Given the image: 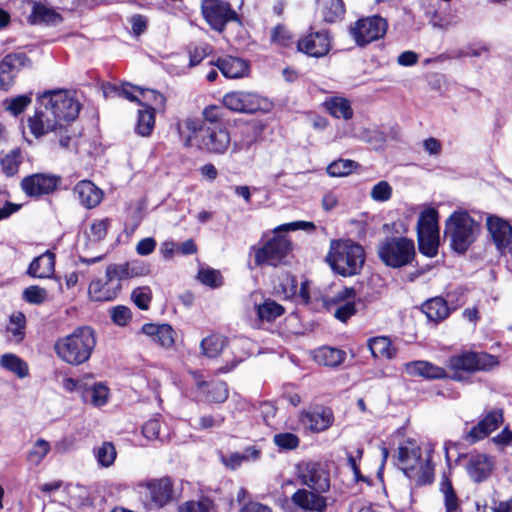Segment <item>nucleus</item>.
Instances as JSON below:
<instances>
[{"label": "nucleus", "instance_id": "57", "mask_svg": "<svg viewBox=\"0 0 512 512\" xmlns=\"http://www.w3.org/2000/svg\"><path fill=\"white\" fill-rule=\"evenodd\" d=\"M355 167V163L351 160L339 159L332 162L327 167V173L333 177H344L350 174Z\"/></svg>", "mask_w": 512, "mask_h": 512}, {"label": "nucleus", "instance_id": "59", "mask_svg": "<svg viewBox=\"0 0 512 512\" xmlns=\"http://www.w3.org/2000/svg\"><path fill=\"white\" fill-rule=\"evenodd\" d=\"M131 298L137 307L147 310L152 299L151 289L149 287H138L133 290Z\"/></svg>", "mask_w": 512, "mask_h": 512}, {"label": "nucleus", "instance_id": "22", "mask_svg": "<svg viewBox=\"0 0 512 512\" xmlns=\"http://www.w3.org/2000/svg\"><path fill=\"white\" fill-rule=\"evenodd\" d=\"M314 490L298 489L291 497L292 502L302 510L324 512L327 508V498Z\"/></svg>", "mask_w": 512, "mask_h": 512}, {"label": "nucleus", "instance_id": "9", "mask_svg": "<svg viewBox=\"0 0 512 512\" xmlns=\"http://www.w3.org/2000/svg\"><path fill=\"white\" fill-rule=\"evenodd\" d=\"M291 250L290 241L284 236H274L263 245L251 247L256 266L281 264Z\"/></svg>", "mask_w": 512, "mask_h": 512}, {"label": "nucleus", "instance_id": "58", "mask_svg": "<svg viewBox=\"0 0 512 512\" xmlns=\"http://www.w3.org/2000/svg\"><path fill=\"white\" fill-rule=\"evenodd\" d=\"M138 94L142 100V103L139 104L143 105L145 108H152V105H163L165 102L164 96L155 90L141 89L138 90Z\"/></svg>", "mask_w": 512, "mask_h": 512}, {"label": "nucleus", "instance_id": "53", "mask_svg": "<svg viewBox=\"0 0 512 512\" xmlns=\"http://www.w3.org/2000/svg\"><path fill=\"white\" fill-rule=\"evenodd\" d=\"M109 224V219L94 221L85 232L88 241L96 243L103 240L107 234Z\"/></svg>", "mask_w": 512, "mask_h": 512}, {"label": "nucleus", "instance_id": "17", "mask_svg": "<svg viewBox=\"0 0 512 512\" xmlns=\"http://www.w3.org/2000/svg\"><path fill=\"white\" fill-rule=\"evenodd\" d=\"M333 422L334 414L328 407L317 406L310 410H303L299 414V423L304 429L312 433L327 430Z\"/></svg>", "mask_w": 512, "mask_h": 512}, {"label": "nucleus", "instance_id": "30", "mask_svg": "<svg viewBox=\"0 0 512 512\" xmlns=\"http://www.w3.org/2000/svg\"><path fill=\"white\" fill-rule=\"evenodd\" d=\"M219 70L227 78H241L248 73V64L241 58L228 56L216 63Z\"/></svg>", "mask_w": 512, "mask_h": 512}, {"label": "nucleus", "instance_id": "10", "mask_svg": "<svg viewBox=\"0 0 512 512\" xmlns=\"http://www.w3.org/2000/svg\"><path fill=\"white\" fill-rule=\"evenodd\" d=\"M388 23L381 16H369L357 20L350 27V35L359 46H365L382 38L387 31Z\"/></svg>", "mask_w": 512, "mask_h": 512}, {"label": "nucleus", "instance_id": "61", "mask_svg": "<svg viewBox=\"0 0 512 512\" xmlns=\"http://www.w3.org/2000/svg\"><path fill=\"white\" fill-rule=\"evenodd\" d=\"M110 313L112 321L118 326H126L132 318L131 310L122 305L112 308Z\"/></svg>", "mask_w": 512, "mask_h": 512}, {"label": "nucleus", "instance_id": "1", "mask_svg": "<svg viewBox=\"0 0 512 512\" xmlns=\"http://www.w3.org/2000/svg\"><path fill=\"white\" fill-rule=\"evenodd\" d=\"M80 111L78 101L66 90H49L37 97L28 127L36 138L61 131L64 122L74 120Z\"/></svg>", "mask_w": 512, "mask_h": 512}, {"label": "nucleus", "instance_id": "33", "mask_svg": "<svg viewBox=\"0 0 512 512\" xmlns=\"http://www.w3.org/2000/svg\"><path fill=\"white\" fill-rule=\"evenodd\" d=\"M111 266L117 272L120 280L129 278L145 276L149 273V268L146 264L139 260H133L122 264H111Z\"/></svg>", "mask_w": 512, "mask_h": 512}, {"label": "nucleus", "instance_id": "34", "mask_svg": "<svg viewBox=\"0 0 512 512\" xmlns=\"http://www.w3.org/2000/svg\"><path fill=\"white\" fill-rule=\"evenodd\" d=\"M83 401L100 407L107 403L109 398L108 386H79Z\"/></svg>", "mask_w": 512, "mask_h": 512}, {"label": "nucleus", "instance_id": "46", "mask_svg": "<svg viewBox=\"0 0 512 512\" xmlns=\"http://www.w3.org/2000/svg\"><path fill=\"white\" fill-rule=\"evenodd\" d=\"M3 172L6 176L12 177L19 171L22 163V153L20 149L9 151L0 161Z\"/></svg>", "mask_w": 512, "mask_h": 512}, {"label": "nucleus", "instance_id": "31", "mask_svg": "<svg viewBox=\"0 0 512 512\" xmlns=\"http://www.w3.org/2000/svg\"><path fill=\"white\" fill-rule=\"evenodd\" d=\"M32 12L29 17L32 24L57 25L62 17L54 9L41 3L32 2Z\"/></svg>", "mask_w": 512, "mask_h": 512}, {"label": "nucleus", "instance_id": "4", "mask_svg": "<svg viewBox=\"0 0 512 512\" xmlns=\"http://www.w3.org/2000/svg\"><path fill=\"white\" fill-rule=\"evenodd\" d=\"M95 346V331L91 327L82 326L58 338L55 341L54 350L63 362L78 366L90 359Z\"/></svg>", "mask_w": 512, "mask_h": 512}, {"label": "nucleus", "instance_id": "8", "mask_svg": "<svg viewBox=\"0 0 512 512\" xmlns=\"http://www.w3.org/2000/svg\"><path fill=\"white\" fill-rule=\"evenodd\" d=\"M137 492L141 503L148 510L165 507L175 496L173 480L168 476L140 481Z\"/></svg>", "mask_w": 512, "mask_h": 512}, {"label": "nucleus", "instance_id": "29", "mask_svg": "<svg viewBox=\"0 0 512 512\" xmlns=\"http://www.w3.org/2000/svg\"><path fill=\"white\" fill-rule=\"evenodd\" d=\"M367 346L376 359L391 360L396 356L397 349L390 338L386 336L372 337L368 340Z\"/></svg>", "mask_w": 512, "mask_h": 512}, {"label": "nucleus", "instance_id": "52", "mask_svg": "<svg viewBox=\"0 0 512 512\" xmlns=\"http://www.w3.org/2000/svg\"><path fill=\"white\" fill-rule=\"evenodd\" d=\"M22 298L29 304L41 305L47 300L48 292L45 288L31 285L23 290Z\"/></svg>", "mask_w": 512, "mask_h": 512}, {"label": "nucleus", "instance_id": "24", "mask_svg": "<svg viewBox=\"0 0 512 512\" xmlns=\"http://www.w3.org/2000/svg\"><path fill=\"white\" fill-rule=\"evenodd\" d=\"M74 193L82 206L87 209L94 208L103 199V191L89 180H82L74 187Z\"/></svg>", "mask_w": 512, "mask_h": 512}, {"label": "nucleus", "instance_id": "45", "mask_svg": "<svg viewBox=\"0 0 512 512\" xmlns=\"http://www.w3.org/2000/svg\"><path fill=\"white\" fill-rule=\"evenodd\" d=\"M258 318L262 321H273L284 313L282 305L274 300L266 299L262 304L256 306Z\"/></svg>", "mask_w": 512, "mask_h": 512}, {"label": "nucleus", "instance_id": "3", "mask_svg": "<svg viewBox=\"0 0 512 512\" xmlns=\"http://www.w3.org/2000/svg\"><path fill=\"white\" fill-rule=\"evenodd\" d=\"M432 453L433 448L430 445L420 447L409 441L398 448V461L402 471L417 485L431 483L434 478Z\"/></svg>", "mask_w": 512, "mask_h": 512}, {"label": "nucleus", "instance_id": "44", "mask_svg": "<svg viewBox=\"0 0 512 512\" xmlns=\"http://www.w3.org/2000/svg\"><path fill=\"white\" fill-rule=\"evenodd\" d=\"M155 125V112L153 108H144L138 111L136 132L140 136H149Z\"/></svg>", "mask_w": 512, "mask_h": 512}, {"label": "nucleus", "instance_id": "40", "mask_svg": "<svg viewBox=\"0 0 512 512\" xmlns=\"http://www.w3.org/2000/svg\"><path fill=\"white\" fill-rule=\"evenodd\" d=\"M97 463L102 468L111 467L117 457V451L112 442L105 441L93 449Z\"/></svg>", "mask_w": 512, "mask_h": 512}, {"label": "nucleus", "instance_id": "21", "mask_svg": "<svg viewBox=\"0 0 512 512\" xmlns=\"http://www.w3.org/2000/svg\"><path fill=\"white\" fill-rule=\"evenodd\" d=\"M503 421L501 410L489 412L477 425L473 426L464 436L468 444H474L495 431Z\"/></svg>", "mask_w": 512, "mask_h": 512}, {"label": "nucleus", "instance_id": "27", "mask_svg": "<svg viewBox=\"0 0 512 512\" xmlns=\"http://www.w3.org/2000/svg\"><path fill=\"white\" fill-rule=\"evenodd\" d=\"M55 271V256L46 251L36 257L29 265L27 273L34 278H50Z\"/></svg>", "mask_w": 512, "mask_h": 512}, {"label": "nucleus", "instance_id": "43", "mask_svg": "<svg viewBox=\"0 0 512 512\" xmlns=\"http://www.w3.org/2000/svg\"><path fill=\"white\" fill-rule=\"evenodd\" d=\"M26 317L22 312H14L9 317V324L6 327L8 333L11 334V340L19 343L25 336Z\"/></svg>", "mask_w": 512, "mask_h": 512}, {"label": "nucleus", "instance_id": "25", "mask_svg": "<svg viewBox=\"0 0 512 512\" xmlns=\"http://www.w3.org/2000/svg\"><path fill=\"white\" fill-rule=\"evenodd\" d=\"M404 370L412 376H421L426 380H440L446 377L443 368L436 366L428 361H412L404 364Z\"/></svg>", "mask_w": 512, "mask_h": 512}, {"label": "nucleus", "instance_id": "12", "mask_svg": "<svg viewBox=\"0 0 512 512\" xmlns=\"http://www.w3.org/2000/svg\"><path fill=\"white\" fill-rule=\"evenodd\" d=\"M297 476L302 485L318 493H326L330 488L329 474L320 463H300L297 466Z\"/></svg>", "mask_w": 512, "mask_h": 512}, {"label": "nucleus", "instance_id": "5", "mask_svg": "<svg viewBox=\"0 0 512 512\" xmlns=\"http://www.w3.org/2000/svg\"><path fill=\"white\" fill-rule=\"evenodd\" d=\"M365 260V250L357 242L350 239H338L330 242L326 261L335 273L343 277L358 275Z\"/></svg>", "mask_w": 512, "mask_h": 512}, {"label": "nucleus", "instance_id": "48", "mask_svg": "<svg viewBox=\"0 0 512 512\" xmlns=\"http://www.w3.org/2000/svg\"><path fill=\"white\" fill-rule=\"evenodd\" d=\"M419 250L428 257L436 256L439 245V234H417Z\"/></svg>", "mask_w": 512, "mask_h": 512}, {"label": "nucleus", "instance_id": "55", "mask_svg": "<svg viewBox=\"0 0 512 512\" xmlns=\"http://www.w3.org/2000/svg\"><path fill=\"white\" fill-rule=\"evenodd\" d=\"M273 443L280 450H294L299 446L300 439L294 433H277L273 436Z\"/></svg>", "mask_w": 512, "mask_h": 512}, {"label": "nucleus", "instance_id": "41", "mask_svg": "<svg viewBox=\"0 0 512 512\" xmlns=\"http://www.w3.org/2000/svg\"><path fill=\"white\" fill-rule=\"evenodd\" d=\"M227 344V339L219 334H212L201 341L200 347L203 355L208 358L217 357Z\"/></svg>", "mask_w": 512, "mask_h": 512}, {"label": "nucleus", "instance_id": "36", "mask_svg": "<svg viewBox=\"0 0 512 512\" xmlns=\"http://www.w3.org/2000/svg\"><path fill=\"white\" fill-rule=\"evenodd\" d=\"M318 10L326 22H336L345 12L342 0H318Z\"/></svg>", "mask_w": 512, "mask_h": 512}, {"label": "nucleus", "instance_id": "56", "mask_svg": "<svg viewBox=\"0 0 512 512\" xmlns=\"http://www.w3.org/2000/svg\"><path fill=\"white\" fill-rule=\"evenodd\" d=\"M270 40L275 45L287 47L293 43V36L286 26L277 25L271 30Z\"/></svg>", "mask_w": 512, "mask_h": 512}, {"label": "nucleus", "instance_id": "11", "mask_svg": "<svg viewBox=\"0 0 512 512\" xmlns=\"http://www.w3.org/2000/svg\"><path fill=\"white\" fill-rule=\"evenodd\" d=\"M223 104L231 111L241 113L268 112L272 104L266 98L249 92L233 91L224 95Z\"/></svg>", "mask_w": 512, "mask_h": 512}, {"label": "nucleus", "instance_id": "6", "mask_svg": "<svg viewBox=\"0 0 512 512\" xmlns=\"http://www.w3.org/2000/svg\"><path fill=\"white\" fill-rule=\"evenodd\" d=\"M480 225L467 212L457 211L446 221L445 235L452 249L464 253L475 241Z\"/></svg>", "mask_w": 512, "mask_h": 512}, {"label": "nucleus", "instance_id": "20", "mask_svg": "<svg viewBox=\"0 0 512 512\" xmlns=\"http://www.w3.org/2000/svg\"><path fill=\"white\" fill-rule=\"evenodd\" d=\"M297 48L310 57H323L331 48L329 35L325 31L310 33L297 42Z\"/></svg>", "mask_w": 512, "mask_h": 512}, {"label": "nucleus", "instance_id": "54", "mask_svg": "<svg viewBox=\"0 0 512 512\" xmlns=\"http://www.w3.org/2000/svg\"><path fill=\"white\" fill-rule=\"evenodd\" d=\"M138 90H141V88L124 84L121 87L110 86L109 88H105L104 93L107 95L110 92H114L117 96L124 97L129 101L142 103Z\"/></svg>", "mask_w": 512, "mask_h": 512}, {"label": "nucleus", "instance_id": "64", "mask_svg": "<svg viewBox=\"0 0 512 512\" xmlns=\"http://www.w3.org/2000/svg\"><path fill=\"white\" fill-rule=\"evenodd\" d=\"M198 279L205 285L210 287H218L221 285V275L213 269H202L198 273Z\"/></svg>", "mask_w": 512, "mask_h": 512}, {"label": "nucleus", "instance_id": "47", "mask_svg": "<svg viewBox=\"0 0 512 512\" xmlns=\"http://www.w3.org/2000/svg\"><path fill=\"white\" fill-rule=\"evenodd\" d=\"M32 103V93L7 98L3 101L5 109L13 116H18Z\"/></svg>", "mask_w": 512, "mask_h": 512}, {"label": "nucleus", "instance_id": "23", "mask_svg": "<svg viewBox=\"0 0 512 512\" xmlns=\"http://www.w3.org/2000/svg\"><path fill=\"white\" fill-rule=\"evenodd\" d=\"M24 60L23 54H9L0 62V89L8 90L13 85Z\"/></svg>", "mask_w": 512, "mask_h": 512}, {"label": "nucleus", "instance_id": "15", "mask_svg": "<svg viewBox=\"0 0 512 512\" xmlns=\"http://www.w3.org/2000/svg\"><path fill=\"white\" fill-rule=\"evenodd\" d=\"M120 290L121 280L110 264L106 268L105 279L92 281L88 292L94 301H110L116 298Z\"/></svg>", "mask_w": 512, "mask_h": 512}, {"label": "nucleus", "instance_id": "51", "mask_svg": "<svg viewBox=\"0 0 512 512\" xmlns=\"http://www.w3.org/2000/svg\"><path fill=\"white\" fill-rule=\"evenodd\" d=\"M200 393L205 396V401L211 403H222L228 398L226 386H197Z\"/></svg>", "mask_w": 512, "mask_h": 512}, {"label": "nucleus", "instance_id": "50", "mask_svg": "<svg viewBox=\"0 0 512 512\" xmlns=\"http://www.w3.org/2000/svg\"><path fill=\"white\" fill-rule=\"evenodd\" d=\"M50 449L51 447L48 441L38 439L27 455L28 462L34 466L39 465L49 453Z\"/></svg>", "mask_w": 512, "mask_h": 512}, {"label": "nucleus", "instance_id": "62", "mask_svg": "<svg viewBox=\"0 0 512 512\" xmlns=\"http://www.w3.org/2000/svg\"><path fill=\"white\" fill-rule=\"evenodd\" d=\"M211 502L207 499L201 501H186L178 507V512H210Z\"/></svg>", "mask_w": 512, "mask_h": 512}, {"label": "nucleus", "instance_id": "35", "mask_svg": "<svg viewBox=\"0 0 512 512\" xmlns=\"http://www.w3.org/2000/svg\"><path fill=\"white\" fill-rule=\"evenodd\" d=\"M345 357V351L332 347H322L314 353V360L318 364L330 367L340 365Z\"/></svg>", "mask_w": 512, "mask_h": 512}, {"label": "nucleus", "instance_id": "7", "mask_svg": "<svg viewBox=\"0 0 512 512\" xmlns=\"http://www.w3.org/2000/svg\"><path fill=\"white\" fill-rule=\"evenodd\" d=\"M377 255L385 266L399 269L413 263L415 244L407 237H385L377 246Z\"/></svg>", "mask_w": 512, "mask_h": 512}, {"label": "nucleus", "instance_id": "32", "mask_svg": "<svg viewBox=\"0 0 512 512\" xmlns=\"http://www.w3.org/2000/svg\"><path fill=\"white\" fill-rule=\"evenodd\" d=\"M422 311L426 315L427 319L434 323H438L446 319L450 314L446 301L441 297H435L427 300L422 305Z\"/></svg>", "mask_w": 512, "mask_h": 512}, {"label": "nucleus", "instance_id": "49", "mask_svg": "<svg viewBox=\"0 0 512 512\" xmlns=\"http://www.w3.org/2000/svg\"><path fill=\"white\" fill-rule=\"evenodd\" d=\"M440 490L444 497V505L446 512H460L459 501L450 481L444 479L441 482Z\"/></svg>", "mask_w": 512, "mask_h": 512}, {"label": "nucleus", "instance_id": "63", "mask_svg": "<svg viewBox=\"0 0 512 512\" xmlns=\"http://www.w3.org/2000/svg\"><path fill=\"white\" fill-rule=\"evenodd\" d=\"M211 52L212 47L207 43L196 45L190 50V66L198 65Z\"/></svg>", "mask_w": 512, "mask_h": 512}, {"label": "nucleus", "instance_id": "37", "mask_svg": "<svg viewBox=\"0 0 512 512\" xmlns=\"http://www.w3.org/2000/svg\"><path fill=\"white\" fill-rule=\"evenodd\" d=\"M439 234L438 212L434 208L423 210L417 223V234Z\"/></svg>", "mask_w": 512, "mask_h": 512}, {"label": "nucleus", "instance_id": "39", "mask_svg": "<svg viewBox=\"0 0 512 512\" xmlns=\"http://www.w3.org/2000/svg\"><path fill=\"white\" fill-rule=\"evenodd\" d=\"M327 111L335 118L349 120L353 116L350 102L342 97H332L324 103Z\"/></svg>", "mask_w": 512, "mask_h": 512}, {"label": "nucleus", "instance_id": "19", "mask_svg": "<svg viewBox=\"0 0 512 512\" xmlns=\"http://www.w3.org/2000/svg\"><path fill=\"white\" fill-rule=\"evenodd\" d=\"M60 179L51 174L38 173L27 176L21 181L22 190L32 197L52 193Z\"/></svg>", "mask_w": 512, "mask_h": 512}, {"label": "nucleus", "instance_id": "42", "mask_svg": "<svg viewBox=\"0 0 512 512\" xmlns=\"http://www.w3.org/2000/svg\"><path fill=\"white\" fill-rule=\"evenodd\" d=\"M0 365L4 369L14 373L19 378H24L29 373L27 363L15 354H4L0 359Z\"/></svg>", "mask_w": 512, "mask_h": 512}, {"label": "nucleus", "instance_id": "18", "mask_svg": "<svg viewBox=\"0 0 512 512\" xmlns=\"http://www.w3.org/2000/svg\"><path fill=\"white\" fill-rule=\"evenodd\" d=\"M487 228L501 254H512V225L498 216L487 218Z\"/></svg>", "mask_w": 512, "mask_h": 512}, {"label": "nucleus", "instance_id": "13", "mask_svg": "<svg viewBox=\"0 0 512 512\" xmlns=\"http://www.w3.org/2000/svg\"><path fill=\"white\" fill-rule=\"evenodd\" d=\"M201 11L206 22L216 31H222L227 22L237 18L230 5L220 0H203Z\"/></svg>", "mask_w": 512, "mask_h": 512}, {"label": "nucleus", "instance_id": "2", "mask_svg": "<svg viewBox=\"0 0 512 512\" xmlns=\"http://www.w3.org/2000/svg\"><path fill=\"white\" fill-rule=\"evenodd\" d=\"M178 133L186 147H198L209 153L222 155L230 147L231 137L223 125L206 126L199 118L188 117L178 123Z\"/></svg>", "mask_w": 512, "mask_h": 512}, {"label": "nucleus", "instance_id": "14", "mask_svg": "<svg viewBox=\"0 0 512 512\" xmlns=\"http://www.w3.org/2000/svg\"><path fill=\"white\" fill-rule=\"evenodd\" d=\"M356 290L352 287H342L333 296L326 297L324 304L335 307L334 316L342 322H346L356 313Z\"/></svg>", "mask_w": 512, "mask_h": 512}, {"label": "nucleus", "instance_id": "16", "mask_svg": "<svg viewBox=\"0 0 512 512\" xmlns=\"http://www.w3.org/2000/svg\"><path fill=\"white\" fill-rule=\"evenodd\" d=\"M450 366L454 370L478 371L487 370L497 365L496 357L487 353L466 352L450 358Z\"/></svg>", "mask_w": 512, "mask_h": 512}, {"label": "nucleus", "instance_id": "28", "mask_svg": "<svg viewBox=\"0 0 512 512\" xmlns=\"http://www.w3.org/2000/svg\"><path fill=\"white\" fill-rule=\"evenodd\" d=\"M142 332L165 348L172 347L175 342V332L168 324H145L142 327Z\"/></svg>", "mask_w": 512, "mask_h": 512}, {"label": "nucleus", "instance_id": "26", "mask_svg": "<svg viewBox=\"0 0 512 512\" xmlns=\"http://www.w3.org/2000/svg\"><path fill=\"white\" fill-rule=\"evenodd\" d=\"M493 467L492 458L484 454H474L470 456L467 471L475 482H481L491 474Z\"/></svg>", "mask_w": 512, "mask_h": 512}, {"label": "nucleus", "instance_id": "38", "mask_svg": "<svg viewBox=\"0 0 512 512\" xmlns=\"http://www.w3.org/2000/svg\"><path fill=\"white\" fill-rule=\"evenodd\" d=\"M260 457V450L256 447L251 446L246 448L243 453H231L226 456H222V463L232 469L235 470L242 465L245 461L257 460Z\"/></svg>", "mask_w": 512, "mask_h": 512}, {"label": "nucleus", "instance_id": "60", "mask_svg": "<svg viewBox=\"0 0 512 512\" xmlns=\"http://www.w3.org/2000/svg\"><path fill=\"white\" fill-rule=\"evenodd\" d=\"M370 195L375 201H388L392 195V187L387 181H380L373 186Z\"/></svg>", "mask_w": 512, "mask_h": 512}]
</instances>
